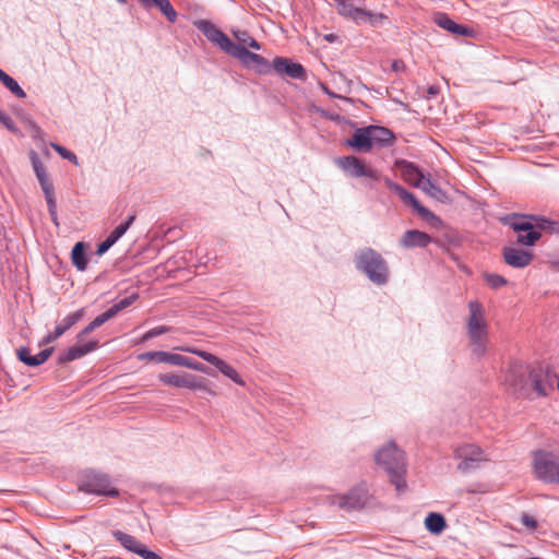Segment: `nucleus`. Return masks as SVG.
Returning a JSON list of instances; mask_svg holds the SVG:
<instances>
[{
  "label": "nucleus",
  "mask_w": 559,
  "mask_h": 559,
  "mask_svg": "<svg viewBox=\"0 0 559 559\" xmlns=\"http://www.w3.org/2000/svg\"><path fill=\"white\" fill-rule=\"evenodd\" d=\"M337 165L350 177H365L367 179L365 185L370 189H376V182L383 180L385 187L396 194L405 205L412 206L421 218L428 222L437 219V216L430 210L421 205L412 192L407 191L404 187L394 182L389 177H383L379 170L367 167L357 156L348 155L340 157L337 159Z\"/></svg>",
  "instance_id": "f257e3e1"
},
{
  "label": "nucleus",
  "mask_w": 559,
  "mask_h": 559,
  "mask_svg": "<svg viewBox=\"0 0 559 559\" xmlns=\"http://www.w3.org/2000/svg\"><path fill=\"white\" fill-rule=\"evenodd\" d=\"M195 27L212 44L217 45L227 55L237 58L245 67H253L260 74H266L271 71V64L264 57L248 50L241 44H236L218 27L207 20H199L194 23Z\"/></svg>",
  "instance_id": "f03ea898"
},
{
  "label": "nucleus",
  "mask_w": 559,
  "mask_h": 559,
  "mask_svg": "<svg viewBox=\"0 0 559 559\" xmlns=\"http://www.w3.org/2000/svg\"><path fill=\"white\" fill-rule=\"evenodd\" d=\"M355 269L365 275L376 286H384L389 283L391 272L388 261L376 249L364 247L358 249L353 257Z\"/></svg>",
  "instance_id": "7ed1b4c3"
},
{
  "label": "nucleus",
  "mask_w": 559,
  "mask_h": 559,
  "mask_svg": "<svg viewBox=\"0 0 559 559\" xmlns=\"http://www.w3.org/2000/svg\"><path fill=\"white\" fill-rule=\"evenodd\" d=\"M377 465L382 467L390 477L397 491L406 487V457L405 452L397 448L394 441H389L374 454Z\"/></svg>",
  "instance_id": "20e7f679"
},
{
  "label": "nucleus",
  "mask_w": 559,
  "mask_h": 559,
  "mask_svg": "<svg viewBox=\"0 0 559 559\" xmlns=\"http://www.w3.org/2000/svg\"><path fill=\"white\" fill-rule=\"evenodd\" d=\"M469 314L466 320V334L473 355L481 358L487 353L488 323L485 317L484 306L478 300L468 302Z\"/></svg>",
  "instance_id": "39448f33"
},
{
  "label": "nucleus",
  "mask_w": 559,
  "mask_h": 559,
  "mask_svg": "<svg viewBox=\"0 0 559 559\" xmlns=\"http://www.w3.org/2000/svg\"><path fill=\"white\" fill-rule=\"evenodd\" d=\"M556 381L558 376L550 365L534 364L526 368V383L539 397H547L554 391Z\"/></svg>",
  "instance_id": "423d86ee"
},
{
  "label": "nucleus",
  "mask_w": 559,
  "mask_h": 559,
  "mask_svg": "<svg viewBox=\"0 0 559 559\" xmlns=\"http://www.w3.org/2000/svg\"><path fill=\"white\" fill-rule=\"evenodd\" d=\"M29 160L32 164V168L34 170V174L38 180V183L40 186V189L45 195V200L47 202L48 212L51 217V221L56 226L59 225L58 221V214H57V202L55 198V188L52 182L50 181L48 174L46 171V167L44 166L43 162L40 160L39 155L37 152L32 150L28 153Z\"/></svg>",
  "instance_id": "0eeeda50"
},
{
  "label": "nucleus",
  "mask_w": 559,
  "mask_h": 559,
  "mask_svg": "<svg viewBox=\"0 0 559 559\" xmlns=\"http://www.w3.org/2000/svg\"><path fill=\"white\" fill-rule=\"evenodd\" d=\"M533 469L537 479L559 485V457L549 451L533 452Z\"/></svg>",
  "instance_id": "6e6552de"
},
{
  "label": "nucleus",
  "mask_w": 559,
  "mask_h": 559,
  "mask_svg": "<svg viewBox=\"0 0 559 559\" xmlns=\"http://www.w3.org/2000/svg\"><path fill=\"white\" fill-rule=\"evenodd\" d=\"M453 456L459 461L456 468L463 474L478 469L483 463L489 461L481 448L474 443H464L454 449Z\"/></svg>",
  "instance_id": "1a4fd4ad"
},
{
  "label": "nucleus",
  "mask_w": 559,
  "mask_h": 559,
  "mask_svg": "<svg viewBox=\"0 0 559 559\" xmlns=\"http://www.w3.org/2000/svg\"><path fill=\"white\" fill-rule=\"evenodd\" d=\"M79 489L86 493L106 496L110 498L119 496V490L111 486L109 476L94 471L87 472L84 475Z\"/></svg>",
  "instance_id": "9d476101"
},
{
  "label": "nucleus",
  "mask_w": 559,
  "mask_h": 559,
  "mask_svg": "<svg viewBox=\"0 0 559 559\" xmlns=\"http://www.w3.org/2000/svg\"><path fill=\"white\" fill-rule=\"evenodd\" d=\"M510 226L518 233V245L530 247L540 239V233L537 230L535 222L530 218V215H513Z\"/></svg>",
  "instance_id": "9b49d317"
},
{
  "label": "nucleus",
  "mask_w": 559,
  "mask_h": 559,
  "mask_svg": "<svg viewBox=\"0 0 559 559\" xmlns=\"http://www.w3.org/2000/svg\"><path fill=\"white\" fill-rule=\"evenodd\" d=\"M368 489L365 484H359L346 493L335 497L333 503L342 509L358 510L366 506L368 501Z\"/></svg>",
  "instance_id": "f8f14e48"
},
{
  "label": "nucleus",
  "mask_w": 559,
  "mask_h": 559,
  "mask_svg": "<svg viewBox=\"0 0 559 559\" xmlns=\"http://www.w3.org/2000/svg\"><path fill=\"white\" fill-rule=\"evenodd\" d=\"M182 350L194 354L198 357L202 358L204 361L215 366L224 376L233 380L236 384L245 385V381L239 376L237 370L230 365H228L226 361L217 357L216 355L202 349L190 347L182 348Z\"/></svg>",
  "instance_id": "ddd939ff"
},
{
  "label": "nucleus",
  "mask_w": 559,
  "mask_h": 559,
  "mask_svg": "<svg viewBox=\"0 0 559 559\" xmlns=\"http://www.w3.org/2000/svg\"><path fill=\"white\" fill-rule=\"evenodd\" d=\"M159 381L164 384L175 388H186L191 390H206L205 380L194 374H176V373H160Z\"/></svg>",
  "instance_id": "4468645a"
},
{
  "label": "nucleus",
  "mask_w": 559,
  "mask_h": 559,
  "mask_svg": "<svg viewBox=\"0 0 559 559\" xmlns=\"http://www.w3.org/2000/svg\"><path fill=\"white\" fill-rule=\"evenodd\" d=\"M272 69L278 75H287L296 80H304L306 78V70L302 64L294 62L288 58L276 57L271 64Z\"/></svg>",
  "instance_id": "2eb2a0df"
},
{
  "label": "nucleus",
  "mask_w": 559,
  "mask_h": 559,
  "mask_svg": "<svg viewBox=\"0 0 559 559\" xmlns=\"http://www.w3.org/2000/svg\"><path fill=\"white\" fill-rule=\"evenodd\" d=\"M433 22L442 29L457 36L472 37L475 34L473 28L456 23L443 12H437L433 16Z\"/></svg>",
  "instance_id": "dca6fc26"
},
{
  "label": "nucleus",
  "mask_w": 559,
  "mask_h": 559,
  "mask_svg": "<svg viewBox=\"0 0 559 559\" xmlns=\"http://www.w3.org/2000/svg\"><path fill=\"white\" fill-rule=\"evenodd\" d=\"M504 262L514 269H523L527 266L534 254L531 251L514 248V247H506L502 251Z\"/></svg>",
  "instance_id": "f3484780"
},
{
  "label": "nucleus",
  "mask_w": 559,
  "mask_h": 559,
  "mask_svg": "<svg viewBox=\"0 0 559 559\" xmlns=\"http://www.w3.org/2000/svg\"><path fill=\"white\" fill-rule=\"evenodd\" d=\"M99 346L98 341L92 340L83 345L72 346L63 350L57 358V365H64L94 352Z\"/></svg>",
  "instance_id": "a211bd4d"
},
{
  "label": "nucleus",
  "mask_w": 559,
  "mask_h": 559,
  "mask_svg": "<svg viewBox=\"0 0 559 559\" xmlns=\"http://www.w3.org/2000/svg\"><path fill=\"white\" fill-rule=\"evenodd\" d=\"M84 314V309H79L67 317H64L60 323H58L53 330V332L47 334L41 344H50L55 342L57 338L62 336L68 330H70L76 322H79Z\"/></svg>",
  "instance_id": "6ab92c4d"
},
{
  "label": "nucleus",
  "mask_w": 559,
  "mask_h": 559,
  "mask_svg": "<svg viewBox=\"0 0 559 559\" xmlns=\"http://www.w3.org/2000/svg\"><path fill=\"white\" fill-rule=\"evenodd\" d=\"M432 238L425 231L418 229L406 230L400 239V246L405 249L426 248Z\"/></svg>",
  "instance_id": "aec40b11"
},
{
  "label": "nucleus",
  "mask_w": 559,
  "mask_h": 559,
  "mask_svg": "<svg viewBox=\"0 0 559 559\" xmlns=\"http://www.w3.org/2000/svg\"><path fill=\"white\" fill-rule=\"evenodd\" d=\"M346 144L360 153H368L372 150L370 127L358 128Z\"/></svg>",
  "instance_id": "412c9836"
},
{
  "label": "nucleus",
  "mask_w": 559,
  "mask_h": 559,
  "mask_svg": "<svg viewBox=\"0 0 559 559\" xmlns=\"http://www.w3.org/2000/svg\"><path fill=\"white\" fill-rule=\"evenodd\" d=\"M396 165L401 170L404 180L415 188H419V185L423 183L421 181H425L426 177L416 164L403 159L399 160Z\"/></svg>",
  "instance_id": "4be33fe9"
},
{
  "label": "nucleus",
  "mask_w": 559,
  "mask_h": 559,
  "mask_svg": "<svg viewBox=\"0 0 559 559\" xmlns=\"http://www.w3.org/2000/svg\"><path fill=\"white\" fill-rule=\"evenodd\" d=\"M372 148H384L392 146L395 141L394 133L382 126L370 124Z\"/></svg>",
  "instance_id": "5701e85b"
},
{
  "label": "nucleus",
  "mask_w": 559,
  "mask_h": 559,
  "mask_svg": "<svg viewBox=\"0 0 559 559\" xmlns=\"http://www.w3.org/2000/svg\"><path fill=\"white\" fill-rule=\"evenodd\" d=\"M526 372L519 362H513L506 374L504 381L513 389H523L526 384Z\"/></svg>",
  "instance_id": "b1692460"
},
{
  "label": "nucleus",
  "mask_w": 559,
  "mask_h": 559,
  "mask_svg": "<svg viewBox=\"0 0 559 559\" xmlns=\"http://www.w3.org/2000/svg\"><path fill=\"white\" fill-rule=\"evenodd\" d=\"M145 8L155 5L165 17L174 23L177 20V12L169 0H139Z\"/></svg>",
  "instance_id": "393cba45"
},
{
  "label": "nucleus",
  "mask_w": 559,
  "mask_h": 559,
  "mask_svg": "<svg viewBox=\"0 0 559 559\" xmlns=\"http://www.w3.org/2000/svg\"><path fill=\"white\" fill-rule=\"evenodd\" d=\"M179 354L168 353L165 350H152L142 353L138 356L140 360H155L157 362L169 364L173 366L177 365Z\"/></svg>",
  "instance_id": "a878e982"
},
{
  "label": "nucleus",
  "mask_w": 559,
  "mask_h": 559,
  "mask_svg": "<svg viewBox=\"0 0 559 559\" xmlns=\"http://www.w3.org/2000/svg\"><path fill=\"white\" fill-rule=\"evenodd\" d=\"M423 183L419 185L420 190H423L425 193H427L432 199L441 202V203H448L450 201V198L448 193L441 189L438 185L431 181L430 178H426L425 181H421Z\"/></svg>",
  "instance_id": "bb28decb"
},
{
  "label": "nucleus",
  "mask_w": 559,
  "mask_h": 559,
  "mask_svg": "<svg viewBox=\"0 0 559 559\" xmlns=\"http://www.w3.org/2000/svg\"><path fill=\"white\" fill-rule=\"evenodd\" d=\"M86 246L83 241L76 242L71 250V261L78 271H85L87 267Z\"/></svg>",
  "instance_id": "cd10ccee"
},
{
  "label": "nucleus",
  "mask_w": 559,
  "mask_h": 559,
  "mask_svg": "<svg viewBox=\"0 0 559 559\" xmlns=\"http://www.w3.org/2000/svg\"><path fill=\"white\" fill-rule=\"evenodd\" d=\"M111 534L123 548L136 555L139 554V549H141L143 546V544L138 542L132 535L124 532L112 531Z\"/></svg>",
  "instance_id": "c85d7f7f"
},
{
  "label": "nucleus",
  "mask_w": 559,
  "mask_h": 559,
  "mask_svg": "<svg viewBox=\"0 0 559 559\" xmlns=\"http://www.w3.org/2000/svg\"><path fill=\"white\" fill-rule=\"evenodd\" d=\"M530 218L535 222L537 230L542 234L543 231L558 235L559 234V222L551 221L545 216L540 215H530Z\"/></svg>",
  "instance_id": "c756f323"
},
{
  "label": "nucleus",
  "mask_w": 559,
  "mask_h": 559,
  "mask_svg": "<svg viewBox=\"0 0 559 559\" xmlns=\"http://www.w3.org/2000/svg\"><path fill=\"white\" fill-rule=\"evenodd\" d=\"M425 525L427 531L432 534H440L444 531L447 523L445 519L441 513L431 512L425 519Z\"/></svg>",
  "instance_id": "7c9ffc66"
},
{
  "label": "nucleus",
  "mask_w": 559,
  "mask_h": 559,
  "mask_svg": "<svg viewBox=\"0 0 559 559\" xmlns=\"http://www.w3.org/2000/svg\"><path fill=\"white\" fill-rule=\"evenodd\" d=\"M122 229L123 227L117 226L110 235L97 246L96 254L99 257L105 254L126 234Z\"/></svg>",
  "instance_id": "2f4dec72"
},
{
  "label": "nucleus",
  "mask_w": 559,
  "mask_h": 559,
  "mask_svg": "<svg viewBox=\"0 0 559 559\" xmlns=\"http://www.w3.org/2000/svg\"><path fill=\"white\" fill-rule=\"evenodd\" d=\"M0 82L16 97L25 98L26 93L17 81L0 69Z\"/></svg>",
  "instance_id": "473e14b6"
},
{
  "label": "nucleus",
  "mask_w": 559,
  "mask_h": 559,
  "mask_svg": "<svg viewBox=\"0 0 559 559\" xmlns=\"http://www.w3.org/2000/svg\"><path fill=\"white\" fill-rule=\"evenodd\" d=\"M337 12L346 17L352 19L358 7H355L352 0H334Z\"/></svg>",
  "instance_id": "72a5a7b5"
},
{
  "label": "nucleus",
  "mask_w": 559,
  "mask_h": 559,
  "mask_svg": "<svg viewBox=\"0 0 559 559\" xmlns=\"http://www.w3.org/2000/svg\"><path fill=\"white\" fill-rule=\"evenodd\" d=\"M176 366H181V367H187V368H190L192 370H197V371H200V372H204V373H207V367L190 357H187V356H182V355H179L178 356V360H177V365Z\"/></svg>",
  "instance_id": "f704fd0d"
},
{
  "label": "nucleus",
  "mask_w": 559,
  "mask_h": 559,
  "mask_svg": "<svg viewBox=\"0 0 559 559\" xmlns=\"http://www.w3.org/2000/svg\"><path fill=\"white\" fill-rule=\"evenodd\" d=\"M484 280L487 283V285L492 289H499L508 284L506 277L495 273H485Z\"/></svg>",
  "instance_id": "c9c22d12"
},
{
  "label": "nucleus",
  "mask_w": 559,
  "mask_h": 559,
  "mask_svg": "<svg viewBox=\"0 0 559 559\" xmlns=\"http://www.w3.org/2000/svg\"><path fill=\"white\" fill-rule=\"evenodd\" d=\"M234 35L242 44V46L248 45L250 48H253L255 50L261 49V44L259 41H257L254 38H252L248 32H246V31L234 32Z\"/></svg>",
  "instance_id": "e433bc0d"
},
{
  "label": "nucleus",
  "mask_w": 559,
  "mask_h": 559,
  "mask_svg": "<svg viewBox=\"0 0 559 559\" xmlns=\"http://www.w3.org/2000/svg\"><path fill=\"white\" fill-rule=\"evenodd\" d=\"M50 145L62 158L69 160L75 166H79V158L73 152L58 143H51Z\"/></svg>",
  "instance_id": "4c0bfd02"
},
{
  "label": "nucleus",
  "mask_w": 559,
  "mask_h": 559,
  "mask_svg": "<svg viewBox=\"0 0 559 559\" xmlns=\"http://www.w3.org/2000/svg\"><path fill=\"white\" fill-rule=\"evenodd\" d=\"M138 298H139V295L136 293H133L130 296L120 299L118 302L112 305L110 307V309L117 316L120 311L130 307Z\"/></svg>",
  "instance_id": "58836bf2"
},
{
  "label": "nucleus",
  "mask_w": 559,
  "mask_h": 559,
  "mask_svg": "<svg viewBox=\"0 0 559 559\" xmlns=\"http://www.w3.org/2000/svg\"><path fill=\"white\" fill-rule=\"evenodd\" d=\"M171 331L170 326L167 325H159L151 329L145 334H143L141 342H146L148 340H152L154 337L160 336L163 334H166Z\"/></svg>",
  "instance_id": "ea45409f"
},
{
  "label": "nucleus",
  "mask_w": 559,
  "mask_h": 559,
  "mask_svg": "<svg viewBox=\"0 0 559 559\" xmlns=\"http://www.w3.org/2000/svg\"><path fill=\"white\" fill-rule=\"evenodd\" d=\"M17 358L21 362L26 366L33 367L34 365V355L31 354V349L28 347H20L16 352Z\"/></svg>",
  "instance_id": "a19ab883"
},
{
  "label": "nucleus",
  "mask_w": 559,
  "mask_h": 559,
  "mask_svg": "<svg viewBox=\"0 0 559 559\" xmlns=\"http://www.w3.org/2000/svg\"><path fill=\"white\" fill-rule=\"evenodd\" d=\"M388 20L389 17L383 13H374L369 11L367 24H369L372 27H379L383 25V23L386 22Z\"/></svg>",
  "instance_id": "79ce46f5"
},
{
  "label": "nucleus",
  "mask_w": 559,
  "mask_h": 559,
  "mask_svg": "<svg viewBox=\"0 0 559 559\" xmlns=\"http://www.w3.org/2000/svg\"><path fill=\"white\" fill-rule=\"evenodd\" d=\"M53 347H48L40 350L37 355H34V365L33 367H38L44 364L52 354Z\"/></svg>",
  "instance_id": "37998d69"
},
{
  "label": "nucleus",
  "mask_w": 559,
  "mask_h": 559,
  "mask_svg": "<svg viewBox=\"0 0 559 559\" xmlns=\"http://www.w3.org/2000/svg\"><path fill=\"white\" fill-rule=\"evenodd\" d=\"M114 317H116V314L114 313V311L109 308L107 309L105 312L98 314L93 321L92 323L96 326V328H99L102 326L104 323H106L107 321H109L110 319H112Z\"/></svg>",
  "instance_id": "c03bdc74"
},
{
  "label": "nucleus",
  "mask_w": 559,
  "mask_h": 559,
  "mask_svg": "<svg viewBox=\"0 0 559 559\" xmlns=\"http://www.w3.org/2000/svg\"><path fill=\"white\" fill-rule=\"evenodd\" d=\"M368 15H369L368 10L362 9V8H357L356 12L354 13V15L350 20L353 22H355L357 25L367 24Z\"/></svg>",
  "instance_id": "a18cd8bd"
},
{
  "label": "nucleus",
  "mask_w": 559,
  "mask_h": 559,
  "mask_svg": "<svg viewBox=\"0 0 559 559\" xmlns=\"http://www.w3.org/2000/svg\"><path fill=\"white\" fill-rule=\"evenodd\" d=\"M0 123H2L9 131L13 133L19 132V129L13 122L12 118L2 110H0Z\"/></svg>",
  "instance_id": "49530a36"
},
{
  "label": "nucleus",
  "mask_w": 559,
  "mask_h": 559,
  "mask_svg": "<svg viewBox=\"0 0 559 559\" xmlns=\"http://www.w3.org/2000/svg\"><path fill=\"white\" fill-rule=\"evenodd\" d=\"M521 522L524 526H526L530 530H535L537 527V521L526 513H524L521 516Z\"/></svg>",
  "instance_id": "de8ad7c7"
},
{
  "label": "nucleus",
  "mask_w": 559,
  "mask_h": 559,
  "mask_svg": "<svg viewBox=\"0 0 559 559\" xmlns=\"http://www.w3.org/2000/svg\"><path fill=\"white\" fill-rule=\"evenodd\" d=\"M138 555L143 559H159V556L155 551L147 549L144 545L139 549Z\"/></svg>",
  "instance_id": "09e8293b"
},
{
  "label": "nucleus",
  "mask_w": 559,
  "mask_h": 559,
  "mask_svg": "<svg viewBox=\"0 0 559 559\" xmlns=\"http://www.w3.org/2000/svg\"><path fill=\"white\" fill-rule=\"evenodd\" d=\"M97 329L92 322H90L78 335V341H82L87 334Z\"/></svg>",
  "instance_id": "8fccbe9b"
},
{
  "label": "nucleus",
  "mask_w": 559,
  "mask_h": 559,
  "mask_svg": "<svg viewBox=\"0 0 559 559\" xmlns=\"http://www.w3.org/2000/svg\"><path fill=\"white\" fill-rule=\"evenodd\" d=\"M135 221V214H130L128 216V218L126 219V222L121 223L120 225H118L119 227H123V231L127 233V230L130 228V226L133 224V222Z\"/></svg>",
  "instance_id": "3c124183"
},
{
  "label": "nucleus",
  "mask_w": 559,
  "mask_h": 559,
  "mask_svg": "<svg viewBox=\"0 0 559 559\" xmlns=\"http://www.w3.org/2000/svg\"><path fill=\"white\" fill-rule=\"evenodd\" d=\"M439 92H440V88H439V86H437V85H430V86L428 87V90H427V93H428V96H429V97H435V96H437V95L439 94Z\"/></svg>",
  "instance_id": "603ef678"
},
{
  "label": "nucleus",
  "mask_w": 559,
  "mask_h": 559,
  "mask_svg": "<svg viewBox=\"0 0 559 559\" xmlns=\"http://www.w3.org/2000/svg\"><path fill=\"white\" fill-rule=\"evenodd\" d=\"M551 264L559 271V259L552 261Z\"/></svg>",
  "instance_id": "864d4df0"
},
{
  "label": "nucleus",
  "mask_w": 559,
  "mask_h": 559,
  "mask_svg": "<svg viewBox=\"0 0 559 559\" xmlns=\"http://www.w3.org/2000/svg\"><path fill=\"white\" fill-rule=\"evenodd\" d=\"M324 92L328 94V95H331L332 97H335V94L331 93L330 90H328L326 87H323Z\"/></svg>",
  "instance_id": "5fc2aeb1"
},
{
  "label": "nucleus",
  "mask_w": 559,
  "mask_h": 559,
  "mask_svg": "<svg viewBox=\"0 0 559 559\" xmlns=\"http://www.w3.org/2000/svg\"><path fill=\"white\" fill-rule=\"evenodd\" d=\"M329 41H333L334 39V35L333 34H330V35H326L325 37Z\"/></svg>",
  "instance_id": "6e6d98bb"
},
{
  "label": "nucleus",
  "mask_w": 559,
  "mask_h": 559,
  "mask_svg": "<svg viewBox=\"0 0 559 559\" xmlns=\"http://www.w3.org/2000/svg\"><path fill=\"white\" fill-rule=\"evenodd\" d=\"M393 68H394L395 70H397V69H399L397 61H394V62H393Z\"/></svg>",
  "instance_id": "4d7b16f0"
},
{
  "label": "nucleus",
  "mask_w": 559,
  "mask_h": 559,
  "mask_svg": "<svg viewBox=\"0 0 559 559\" xmlns=\"http://www.w3.org/2000/svg\"><path fill=\"white\" fill-rule=\"evenodd\" d=\"M119 3L121 4H126L127 3V0H117Z\"/></svg>",
  "instance_id": "13d9d810"
},
{
  "label": "nucleus",
  "mask_w": 559,
  "mask_h": 559,
  "mask_svg": "<svg viewBox=\"0 0 559 559\" xmlns=\"http://www.w3.org/2000/svg\"><path fill=\"white\" fill-rule=\"evenodd\" d=\"M159 559H163L162 557H159Z\"/></svg>",
  "instance_id": "bf43d9fd"
}]
</instances>
